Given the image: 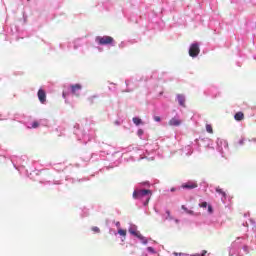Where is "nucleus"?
<instances>
[{
    "label": "nucleus",
    "instance_id": "f257e3e1",
    "mask_svg": "<svg viewBox=\"0 0 256 256\" xmlns=\"http://www.w3.org/2000/svg\"><path fill=\"white\" fill-rule=\"evenodd\" d=\"M151 190H135L133 192V199H139L140 201H144L143 205L146 207V205H149V201H151Z\"/></svg>",
    "mask_w": 256,
    "mask_h": 256
},
{
    "label": "nucleus",
    "instance_id": "f03ea898",
    "mask_svg": "<svg viewBox=\"0 0 256 256\" xmlns=\"http://www.w3.org/2000/svg\"><path fill=\"white\" fill-rule=\"evenodd\" d=\"M98 45H111L114 43L115 39L111 36H98L96 37Z\"/></svg>",
    "mask_w": 256,
    "mask_h": 256
},
{
    "label": "nucleus",
    "instance_id": "7ed1b4c3",
    "mask_svg": "<svg viewBox=\"0 0 256 256\" xmlns=\"http://www.w3.org/2000/svg\"><path fill=\"white\" fill-rule=\"evenodd\" d=\"M199 53H201V49H199V44L197 43L192 44L189 49L190 57H197Z\"/></svg>",
    "mask_w": 256,
    "mask_h": 256
},
{
    "label": "nucleus",
    "instance_id": "20e7f679",
    "mask_svg": "<svg viewBox=\"0 0 256 256\" xmlns=\"http://www.w3.org/2000/svg\"><path fill=\"white\" fill-rule=\"evenodd\" d=\"M70 87L73 95H76V97H79V92L81 91V89H83V86H81V84H74V85H71Z\"/></svg>",
    "mask_w": 256,
    "mask_h": 256
},
{
    "label": "nucleus",
    "instance_id": "39448f33",
    "mask_svg": "<svg viewBox=\"0 0 256 256\" xmlns=\"http://www.w3.org/2000/svg\"><path fill=\"white\" fill-rule=\"evenodd\" d=\"M38 99L40 103H45V101H47V93H45V90L43 89L38 90Z\"/></svg>",
    "mask_w": 256,
    "mask_h": 256
},
{
    "label": "nucleus",
    "instance_id": "423d86ee",
    "mask_svg": "<svg viewBox=\"0 0 256 256\" xmlns=\"http://www.w3.org/2000/svg\"><path fill=\"white\" fill-rule=\"evenodd\" d=\"M182 123L183 122L179 118L174 117L169 120L168 125H170V127H179Z\"/></svg>",
    "mask_w": 256,
    "mask_h": 256
},
{
    "label": "nucleus",
    "instance_id": "0eeeda50",
    "mask_svg": "<svg viewBox=\"0 0 256 256\" xmlns=\"http://www.w3.org/2000/svg\"><path fill=\"white\" fill-rule=\"evenodd\" d=\"M197 182H187L182 185V189H197Z\"/></svg>",
    "mask_w": 256,
    "mask_h": 256
},
{
    "label": "nucleus",
    "instance_id": "6e6552de",
    "mask_svg": "<svg viewBox=\"0 0 256 256\" xmlns=\"http://www.w3.org/2000/svg\"><path fill=\"white\" fill-rule=\"evenodd\" d=\"M199 207H201L202 209H207L208 207V213L210 215H213V206L209 205L207 202H201L199 204Z\"/></svg>",
    "mask_w": 256,
    "mask_h": 256
},
{
    "label": "nucleus",
    "instance_id": "1a4fd4ad",
    "mask_svg": "<svg viewBox=\"0 0 256 256\" xmlns=\"http://www.w3.org/2000/svg\"><path fill=\"white\" fill-rule=\"evenodd\" d=\"M130 233L132 235H135V237H138V239H140V241H143V243H147V239H145L143 237V235H141V232H138V231H130Z\"/></svg>",
    "mask_w": 256,
    "mask_h": 256
},
{
    "label": "nucleus",
    "instance_id": "9d476101",
    "mask_svg": "<svg viewBox=\"0 0 256 256\" xmlns=\"http://www.w3.org/2000/svg\"><path fill=\"white\" fill-rule=\"evenodd\" d=\"M177 100H178L179 105H181V107H185V96L184 95L178 94Z\"/></svg>",
    "mask_w": 256,
    "mask_h": 256
},
{
    "label": "nucleus",
    "instance_id": "9b49d317",
    "mask_svg": "<svg viewBox=\"0 0 256 256\" xmlns=\"http://www.w3.org/2000/svg\"><path fill=\"white\" fill-rule=\"evenodd\" d=\"M234 119L235 121H243V119H245V114H243V112H237L234 115Z\"/></svg>",
    "mask_w": 256,
    "mask_h": 256
},
{
    "label": "nucleus",
    "instance_id": "f8f14e48",
    "mask_svg": "<svg viewBox=\"0 0 256 256\" xmlns=\"http://www.w3.org/2000/svg\"><path fill=\"white\" fill-rule=\"evenodd\" d=\"M132 121H133L134 125H142L143 124V120H141V118H139V117H134L132 119Z\"/></svg>",
    "mask_w": 256,
    "mask_h": 256
},
{
    "label": "nucleus",
    "instance_id": "ddd939ff",
    "mask_svg": "<svg viewBox=\"0 0 256 256\" xmlns=\"http://www.w3.org/2000/svg\"><path fill=\"white\" fill-rule=\"evenodd\" d=\"M182 209H183V211H185V213H187L188 215H195V212H193L192 210L187 209V207H185V205H182Z\"/></svg>",
    "mask_w": 256,
    "mask_h": 256
},
{
    "label": "nucleus",
    "instance_id": "4468645a",
    "mask_svg": "<svg viewBox=\"0 0 256 256\" xmlns=\"http://www.w3.org/2000/svg\"><path fill=\"white\" fill-rule=\"evenodd\" d=\"M216 192L219 193L220 195H222V197H227V194L225 193V191H223V189L217 187L216 188Z\"/></svg>",
    "mask_w": 256,
    "mask_h": 256
},
{
    "label": "nucleus",
    "instance_id": "2eb2a0df",
    "mask_svg": "<svg viewBox=\"0 0 256 256\" xmlns=\"http://www.w3.org/2000/svg\"><path fill=\"white\" fill-rule=\"evenodd\" d=\"M207 133L213 134V126L211 124H206Z\"/></svg>",
    "mask_w": 256,
    "mask_h": 256
},
{
    "label": "nucleus",
    "instance_id": "dca6fc26",
    "mask_svg": "<svg viewBox=\"0 0 256 256\" xmlns=\"http://www.w3.org/2000/svg\"><path fill=\"white\" fill-rule=\"evenodd\" d=\"M118 235H121L122 237H126V235H127V230L119 229V230H118Z\"/></svg>",
    "mask_w": 256,
    "mask_h": 256
},
{
    "label": "nucleus",
    "instance_id": "f3484780",
    "mask_svg": "<svg viewBox=\"0 0 256 256\" xmlns=\"http://www.w3.org/2000/svg\"><path fill=\"white\" fill-rule=\"evenodd\" d=\"M95 99H97L96 96H91V97L88 98V101H89L90 105H93L95 103Z\"/></svg>",
    "mask_w": 256,
    "mask_h": 256
},
{
    "label": "nucleus",
    "instance_id": "a211bd4d",
    "mask_svg": "<svg viewBox=\"0 0 256 256\" xmlns=\"http://www.w3.org/2000/svg\"><path fill=\"white\" fill-rule=\"evenodd\" d=\"M92 231H93L94 233H101V230H100L99 227H97V226L92 227Z\"/></svg>",
    "mask_w": 256,
    "mask_h": 256
},
{
    "label": "nucleus",
    "instance_id": "6ab92c4d",
    "mask_svg": "<svg viewBox=\"0 0 256 256\" xmlns=\"http://www.w3.org/2000/svg\"><path fill=\"white\" fill-rule=\"evenodd\" d=\"M37 127H39V122H33L32 123V128L37 129Z\"/></svg>",
    "mask_w": 256,
    "mask_h": 256
},
{
    "label": "nucleus",
    "instance_id": "aec40b11",
    "mask_svg": "<svg viewBox=\"0 0 256 256\" xmlns=\"http://www.w3.org/2000/svg\"><path fill=\"white\" fill-rule=\"evenodd\" d=\"M154 121H156L157 123H159L161 121V117L159 116H154Z\"/></svg>",
    "mask_w": 256,
    "mask_h": 256
},
{
    "label": "nucleus",
    "instance_id": "412c9836",
    "mask_svg": "<svg viewBox=\"0 0 256 256\" xmlns=\"http://www.w3.org/2000/svg\"><path fill=\"white\" fill-rule=\"evenodd\" d=\"M166 214L168 216V219H173V217H171V211L166 210Z\"/></svg>",
    "mask_w": 256,
    "mask_h": 256
},
{
    "label": "nucleus",
    "instance_id": "4be33fe9",
    "mask_svg": "<svg viewBox=\"0 0 256 256\" xmlns=\"http://www.w3.org/2000/svg\"><path fill=\"white\" fill-rule=\"evenodd\" d=\"M139 133H143L142 131H139Z\"/></svg>",
    "mask_w": 256,
    "mask_h": 256
},
{
    "label": "nucleus",
    "instance_id": "5701e85b",
    "mask_svg": "<svg viewBox=\"0 0 256 256\" xmlns=\"http://www.w3.org/2000/svg\"><path fill=\"white\" fill-rule=\"evenodd\" d=\"M171 191H175V189H172Z\"/></svg>",
    "mask_w": 256,
    "mask_h": 256
},
{
    "label": "nucleus",
    "instance_id": "b1692460",
    "mask_svg": "<svg viewBox=\"0 0 256 256\" xmlns=\"http://www.w3.org/2000/svg\"><path fill=\"white\" fill-rule=\"evenodd\" d=\"M117 225H119V222H117Z\"/></svg>",
    "mask_w": 256,
    "mask_h": 256
}]
</instances>
